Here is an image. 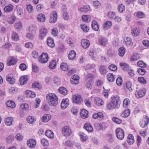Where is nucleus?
Returning a JSON list of instances; mask_svg holds the SVG:
<instances>
[{
  "label": "nucleus",
  "mask_w": 149,
  "mask_h": 149,
  "mask_svg": "<svg viewBox=\"0 0 149 149\" xmlns=\"http://www.w3.org/2000/svg\"><path fill=\"white\" fill-rule=\"evenodd\" d=\"M46 100L48 104L51 106H56L58 104V97L54 93H49L46 95Z\"/></svg>",
  "instance_id": "obj_1"
},
{
  "label": "nucleus",
  "mask_w": 149,
  "mask_h": 149,
  "mask_svg": "<svg viewBox=\"0 0 149 149\" xmlns=\"http://www.w3.org/2000/svg\"><path fill=\"white\" fill-rule=\"evenodd\" d=\"M62 133L64 136L68 137L71 135L72 131L70 127L65 126L62 128Z\"/></svg>",
  "instance_id": "obj_2"
},
{
  "label": "nucleus",
  "mask_w": 149,
  "mask_h": 149,
  "mask_svg": "<svg viewBox=\"0 0 149 149\" xmlns=\"http://www.w3.org/2000/svg\"><path fill=\"white\" fill-rule=\"evenodd\" d=\"M108 125L106 122H101L99 124H96L95 125V128L98 131L103 130L108 127Z\"/></svg>",
  "instance_id": "obj_3"
},
{
  "label": "nucleus",
  "mask_w": 149,
  "mask_h": 149,
  "mask_svg": "<svg viewBox=\"0 0 149 149\" xmlns=\"http://www.w3.org/2000/svg\"><path fill=\"white\" fill-rule=\"evenodd\" d=\"M116 134L117 138L120 140H122L124 138V132L120 128H118L116 130Z\"/></svg>",
  "instance_id": "obj_4"
},
{
  "label": "nucleus",
  "mask_w": 149,
  "mask_h": 149,
  "mask_svg": "<svg viewBox=\"0 0 149 149\" xmlns=\"http://www.w3.org/2000/svg\"><path fill=\"white\" fill-rule=\"evenodd\" d=\"M49 57L47 53H42V55L39 57V62L42 63H46L48 61Z\"/></svg>",
  "instance_id": "obj_5"
},
{
  "label": "nucleus",
  "mask_w": 149,
  "mask_h": 149,
  "mask_svg": "<svg viewBox=\"0 0 149 149\" xmlns=\"http://www.w3.org/2000/svg\"><path fill=\"white\" fill-rule=\"evenodd\" d=\"M149 118L146 116H143L142 120L140 122V126L142 128H145L148 124Z\"/></svg>",
  "instance_id": "obj_6"
},
{
  "label": "nucleus",
  "mask_w": 149,
  "mask_h": 149,
  "mask_svg": "<svg viewBox=\"0 0 149 149\" xmlns=\"http://www.w3.org/2000/svg\"><path fill=\"white\" fill-rule=\"evenodd\" d=\"M119 101L120 97L119 96L117 95H115L113 96L111 102L116 108H117L118 107V103Z\"/></svg>",
  "instance_id": "obj_7"
},
{
  "label": "nucleus",
  "mask_w": 149,
  "mask_h": 149,
  "mask_svg": "<svg viewBox=\"0 0 149 149\" xmlns=\"http://www.w3.org/2000/svg\"><path fill=\"white\" fill-rule=\"evenodd\" d=\"M57 15L55 11H53L50 14L49 22L50 23H54L57 21Z\"/></svg>",
  "instance_id": "obj_8"
},
{
  "label": "nucleus",
  "mask_w": 149,
  "mask_h": 149,
  "mask_svg": "<svg viewBox=\"0 0 149 149\" xmlns=\"http://www.w3.org/2000/svg\"><path fill=\"white\" fill-rule=\"evenodd\" d=\"M146 91L145 89L143 88L137 90L135 92V95L138 98L143 97L145 94Z\"/></svg>",
  "instance_id": "obj_9"
},
{
  "label": "nucleus",
  "mask_w": 149,
  "mask_h": 149,
  "mask_svg": "<svg viewBox=\"0 0 149 149\" xmlns=\"http://www.w3.org/2000/svg\"><path fill=\"white\" fill-rule=\"evenodd\" d=\"M81 100V96L80 95L75 94L73 95L72 101L73 103L79 104Z\"/></svg>",
  "instance_id": "obj_10"
},
{
  "label": "nucleus",
  "mask_w": 149,
  "mask_h": 149,
  "mask_svg": "<svg viewBox=\"0 0 149 149\" xmlns=\"http://www.w3.org/2000/svg\"><path fill=\"white\" fill-rule=\"evenodd\" d=\"M140 32V30L139 27H135L132 28L131 29V34L133 36H137Z\"/></svg>",
  "instance_id": "obj_11"
},
{
  "label": "nucleus",
  "mask_w": 149,
  "mask_h": 149,
  "mask_svg": "<svg viewBox=\"0 0 149 149\" xmlns=\"http://www.w3.org/2000/svg\"><path fill=\"white\" fill-rule=\"evenodd\" d=\"M28 146L31 148H34L36 144V142L34 139H30L27 142Z\"/></svg>",
  "instance_id": "obj_12"
},
{
  "label": "nucleus",
  "mask_w": 149,
  "mask_h": 149,
  "mask_svg": "<svg viewBox=\"0 0 149 149\" xmlns=\"http://www.w3.org/2000/svg\"><path fill=\"white\" fill-rule=\"evenodd\" d=\"M47 32V30L46 28H42L40 31L39 38L41 40H43L46 36Z\"/></svg>",
  "instance_id": "obj_13"
},
{
  "label": "nucleus",
  "mask_w": 149,
  "mask_h": 149,
  "mask_svg": "<svg viewBox=\"0 0 149 149\" xmlns=\"http://www.w3.org/2000/svg\"><path fill=\"white\" fill-rule=\"evenodd\" d=\"M108 40L104 37H101L98 39V43L101 46H104L108 43Z\"/></svg>",
  "instance_id": "obj_14"
},
{
  "label": "nucleus",
  "mask_w": 149,
  "mask_h": 149,
  "mask_svg": "<svg viewBox=\"0 0 149 149\" xmlns=\"http://www.w3.org/2000/svg\"><path fill=\"white\" fill-rule=\"evenodd\" d=\"M90 42L87 39H82L81 40V45L84 49H86L89 47Z\"/></svg>",
  "instance_id": "obj_15"
},
{
  "label": "nucleus",
  "mask_w": 149,
  "mask_h": 149,
  "mask_svg": "<svg viewBox=\"0 0 149 149\" xmlns=\"http://www.w3.org/2000/svg\"><path fill=\"white\" fill-rule=\"evenodd\" d=\"M69 104V100L68 99H63L61 103V107L62 109H65L68 107Z\"/></svg>",
  "instance_id": "obj_16"
},
{
  "label": "nucleus",
  "mask_w": 149,
  "mask_h": 149,
  "mask_svg": "<svg viewBox=\"0 0 149 149\" xmlns=\"http://www.w3.org/2000/svg\"><path fill=\"white\" fill-rule=\"evenodd\" d=\"M79 77L77 75H74L70 79V81L72 84H77L79 82Z\"/></svg>",
  "instance_id": "obj_17"
},
{
  "label": "nucleus",
  "mask_w": 149,
  "mask_h": 149,
  "mask_svg": "<svg viewBox=\"0 0 149 149\" xmlns=\"http://www.w3.org/2000/svg\"><path fill=\"white\" fill-rule=\"evenodd\" d=\"M17 60L15 58L13 57H10L9 58L8 60L7 64L9 66L15 65L17 63Z\"/></svg>",
  "instance_id": "obj_18"
},
{
  "label": "nucleus",
  "mask_w": 149,
  "mask_h": 149,
  "mask_svg": "<svg viewBox=\"0 0 149 149\" xmlns=\"http://www.w3.org/2000/svg\"><path fill=\"white\" fill-rule=\"evenodd\" d=\"M94 103L97 106H102L104 104V102L100 98L96 97L94 100Z\"/></svg>",
  "instance_id": "obj_19"
},
{
  "label": "nucleus",
  "mask_w": 149,
  "mask_h": 149,
  "mask_svg": "<svg viewBox=\"0 0 149 149\" xmlns=\"http://www.w3.org/2000/svg\"><path fill=\"white\" fill-rule=\"evenodd\" d=\"M107 77L109 82H112L114 81L116 78V76L113 74L110 73L107 75Z\"/></svg>",
  "instance_id": "obj_20"
},
{
  "label": "nucleus",
  "mask_w": 149,
  "mask_h": 149,
  "mask_svg": "<svg viewBox=\"0 0 149 149\" xmlns=\"http://www.w3.org/2000/svg\"><path fill=\"white\" fill-rule=\"evenodd\" d=\"M127 142L130 145H131L134 143V138L132 134H129L127 137Z\"/></svg>",
  "instance_id": "obj_21"
},
{
  "label": "nucleus",
  "mask_w": 149,
  "mask_h": 149,
  "mask_svg": "<svg viewBox=\"0 0 149 149\" xmlns=\"http://www.w3.org/2000/svg\"><path fill=\"white\" fill-rule=\"evenodd\" d=\"M28 80V77L25 75L22 77L20 79V83L21 85H24L26 84Z\"/></svg>",
  "instance_id": "obj_22"
},
{
  "label": "nucleus",
  "mask_w": 149,
  "mask_h": 149,
  "mask_svg": "<svg viewBox=\"0 0 149 149\" xmlns=\"http://www.w3.org/2000/svg\"><path fill=\"white\" fill-rule=\"evenodd\" d=\"M47 45L50 47H53L55 46L53 39L51 37L47 38Z\"/></svg>",
  "instance_id": "obj_23"
},
{
  "label": "nucleus",
  "mask_w": 149,
  "mask_h": 149,
  "mask_svg": "<svg viewBox=\"0 0 149 149\" xmlns=\"http://www.w3.org/2000/svg\"><path fill=\"white\" fill-rule=\"evenodd\" d=\"M112 24V22L110 21H106L103 25V27L104 29L107 30L110 28Z\"/></svg>",
  "instance_id": "obj_24"
},
{
  "label": "nucleus",
  "mask_w": 149,
  "mask_h": 149,
  "mask_svg": "<svg viewBox=\"0 0 149 149\" xmlns=\"http://www.w3.org/2000/svg\"><path fill=\"white\" fill-rule=\"evenodd\" d=\"M88 112L87 110L85 109H83L80 112L81 116L83 119H85L88 117Z\"/></svg>",
  "instance_id": "obj_25"
},
{
  "label": "nucleus",
  "mask_w": 149,
  "mask_h": 149,
  "mask_svg": "<svg viewBox=\"0 0 149 149\" xmlns=\"http://www.w3.org/2000/svg\"><path fill=\"white\" fill-rule=\"evenodd\" d=\"M6 79L10 84H13L15 82V80L10 75L8 74L6 76Z\"/></svg>",
  "instance_id": "obj_26"
},
{
  "label": "nucleus",
  "mask_w": 149,
  "mask_h": 149,
  "mask_svg": "<svg viewBox=\"0 0 149 149\" xmlns=\"http://www.w3.org/2000/svg\"><path fill=\"white\" fill-rule=\"evenodd\" d=\"M84 128L86 130L89 132H92L93 131V127L88 123H86L85 124L84 126Z\"/></svg>",
  "instance_id": "obj_27"
},
{
  "label": "nucleus",
  "mask_w": 149,
  "mask_h": 149,
  "mask_svg": "<svg viewBox=\"0 0 149 149\" xmlns=\"http://www.w3.org/2000/svg\"><path fill=\"white\" fill-rule=\"evenodd\" d=\"M7 106L11 108H14L16 106L15 103L13 100H8L6 102Z\"/></svg>",
  "instance_id": "obj_28"
},
{
  "label": "nucleus",
  "mask_w": 149,
  "mask_h": 149,
  "mask_svg": "<svg viewBox=\"0 0 149 149\" xmlns=\"http://www.w3.org/2000/svg\"><path fill=\"white\" fill-rule=\"evenodd\" d=\"M51 118V116L49 114H44L42 117V121L44 122L49 121Z\"/></svg>",
  "instance_id": "obj_29"
},
{
  "label": "nucleus",
  "mask_w": 149,
  "mask_h": 149,
  "mask_svg": "<svg viewBox=\"0 0 149 149\" xmlns=\"http://www.w3.org/2000/svg\"><path fill=\"white\" fill-rule=\"evenodd\" d=\"M59 93L63 95H66L68 93L67 89L63 87H60L58 89Z\"/></svg>",
  "instance_id": "obj_30"
},
{
  "label": "nucleus",
  "mask_w": 149,
  "mask_h": 149,
  "mask_svg": "<svg viewBox=\"0 0 149 149\" xmlns=\"http://www.w3.org/2000/svg\"><path fill=\"white\" fill-rule=\"evenodd\" d=\"M125 43L127 46H132L133 42H132V40L130 38L127 37H125L124 39Z\"/></svg>",
  "instance_id": "obj_31"
},
{
  "label": "nucleus",
  "mask_w": 149,
  "mask_h": 149,
  "mask_svg": "<svg viewBox=\"0 0 149 149\" xmlns=\"http://www.w3.org/2000/svg\"><path fill=\"white\" fill-rule=\"evenodd\" d=\"M13 120V119L12 117H8L5 119V124L7 125L10 126L12 124Z\"/></svg>",
  "instance_id": "obj_32"
},
{
  "label": "nucleus",
  "mask_w": 149,
  "mask_h": 149,
  "mask_svg": "<svg viewBox=\"0 0 149 149\" xmlns=\"http://www.w3.org/2000/svg\"><path fill=\"white\" fill-rule=\"evenodd\" d=\"M25 93L26 94V96L28 97L34 98L36 96V94L34 92L29 90L26 91Z\"/></svg>",
  "instance_id": "obj_33"
},
{
  "label": "nucleus",
  "mask_w": 149,
  "mask_h": 149,
  "mask_svg": "<svg viewBox=\"0 0 149 149\" xmlns=\"http://www.w3.org/2000/svg\"><path fill=\"white\" fill-rule=\"evenodd\" d=\"M92 27L94 30L96 31H98L99 29V26L96 21L94 20L93 21L92 24Z\"/></svg>",
  "instance_id": "obj_34"
},
{
  "label": "nucleus",
  "mask_w": 149,
  "mask_h": 149,
  "mask_svg": "<svg viewBox=\"0 0 149 149\" xmlns=\"http://www.w3.org/2000/svg\"><path fill=\"white\" fill-rule=\"evenodd\" d=\"M37 19L39 22H44L45 20V16L43 14H40L38 16Z\"/></svg>",
  "instance_id": "obj_35"
},
{
  "label": "nucleus",
  "mask_w": 149,
  "mask_h": 149,
  "mask_svg": "<svg viewBox=\"0 0 149 149\" xmlns=\"http://www.w3.org/2000/svg\"><path fill=\"white\" fill-rule=\"evenodd\" d=\"M76 54L75 51L74 50H72L70 51L68 57L70 59L72 60L74 59L76 57Z\"/></svg>",
  "instance_id": "obj_36"
},
{
  "label": "nucleus",
  "mask_w": 149,
  "mask_h": 149,
  "mask_svg": "<svg viewBox=\"0 0 149 149\" xmlns=\"http://www.w3.org/2000/svg\"><path fill=\"white\" fill-rule=\"evenodd\" d=\"M15 139L14 136L13 135H10L7 137L6 140V142L10 143L13 141Z\"/></svg>",
  "instance_id": "obj_37"
},
{
  "label": "nucleus",
  "mask_w": 149,
  "mask_h": 149,
  "mask_svg": "<svg viewBox=\"0 0 149 149\" xmlns=\"http://www.w3.org/2000/svg\"><path fill=\"white\" fill-rule=\"evenodd\" d=\"M130 113L129 109L125 110L121 114V116L123 118H126L129 116Z\"/></svg>",
  "instance_id": "obj_38"
},
{
  "label": "nucleus",
  "mask_w": 149,
  "mask_h": 149,
  "mask_svg": "<svg viewBox=\"0 0 149 149\" xmlns=\"http://www.w3.org/2000/svg\"><path fill=\"white\" fill-rule=\"evenodd\" d=\"M120 65L121 68L125 71L128 70L129 69V65L126 63H120Z\"/></svg>",
  "instance_id": "obj_39"
},
{
  "label": "nucleus",
  "mask_w": 149,
  "mask_h": 149,
  "mask_svg": "<svg viewBox=\"0 0 149 149\" xmlns=\"http://www.w3.org/2000/svg\"><path fill=\"white\" fill-rule=\"evenodd\" d=\"M95 65L94 64H88L86 65V69L91 70H92L93 72H95Z\"/></svg>",
  "instance_id": "obj_40"
},
{
  "label": "nucleus",
  "mask_w": 149,
  "mask_h": 149,
  "mask_svg": "<svg viewBox=\"0 0 149 149\" xmlns=\"http://www.w3.org/2000/svg\"><path fill=\"white\" fill-rule=\"evenodd\" d=\"M46 135L50 138H53L54 137L53 132L50 130H47L45 132Z\"/></svg>",
  "instance_id": "obj_41"
},
{
  "label": "nucleus",
  "mask_w": 149,
  "mask_h": 149,
  "mask_svg": "<svg viewBox=\"0 0 149 149\" xmlns=\"http://www.w3.org/2000/svg\"><path fill=\"white\" fill-rule=\"evenodd\" d=\"M135 15L139 18H143L145 17L144 13L141 11L136 12L134 13Z\"/></svg>",
  "instance_id": "obj_42"
},
{
  "label": "nucleus",
  "mask_w": 149,
  "mask_h": 149,
  "mask_svg": "<svg viewBox=\"0 0 149 149\" xmlns=\"http://www.w3.org/2000/svg\"><path fill=\"white\" fill-rule=\"evenodd\" d=\"M99 71L101 74L103 75L105 74L107 72L106 67L103 65H102L100 67Z\"/></svg>",
  "instance_id": "obj_43"
},
{
  "label": "nucleus",
  "mask_w": 149,
  "mask_h": 149,
  "mask_svg": "<svg viewBox=\"0 0 149 149\" xmlns=\"http://www.w3.org/2000/svg\"><path fill=\"white\" fill-rule=\"evenodd\" d=\"M107 139L109 142L112 143L114 140V138L112 134L109 133H107L105 135Z\"/></svg>",
  "instance_id": "obj_44"
},
{
  "label": "nucleus",
  "mask_w": 149,
  "mask_h": 149,
  "mask_svg": "<svg viewBox=\"0 0 149 149\" xmlns=\"http://www.w3.org/2000/svg\"><path fill=\"white\" fill-rule=\"evenodd\" d=\"M56 62L55 60H52L51 61L49 65L50 69H54L56 67Z\"/></svg>",
  "instance_id": "obj_45"
},
{
  "label": "nucleus",
  "mask_w": 149,
  "mask_h": 149,
  "mask_svg": "<svg viewBox=\"0 0 149 149\" xmlns=\"http://www.w3.org/2000/svg\"><path fill=\"white\" fill-rule=\"evenodd\" d=\"M93 83H94L92 79H89L87 80L86 86L88 89H91L92 88Z\"/></svg>",
  "instance_id": "obj_46"
},
{
  "label": "nucleus",
  "mask_w": 149,
  "mask_h": 149,
  "mask_svg": "<svg viewBox=\"0 0 149 149\" xmlns=\"http://www.w3.org/2000/svg\"><path fill=\"white\" fill-rule=\"evenodd\" d=\"M13 8V6L12 4H9L4 8V10L6 12H10L12 10Z\"/></svg>",
  "instance_id": "obj_47"
},
{
  "label": "nucleus",
  "mask_w": 149,
  "mask_h": 149,
  "mask_svg": "<svg viewBox=\"0 0 149 149\" xmlns=\"http://www.w3.org/2000/svg\"><path fill=\"white\" fill-rule=\"evenodd\" d=\"M60 68L63 70L67 71L68 70V66L66 63H62L60 65Z\"/></svg>",
  "instance_id": "obj_48"
},
{
  "label": "nucleus",
  "mask_w": 149,
  "mask_h": 149,
  "mask_svg": "<svg viewBox=\"0 0 149 149\" xmlns=\"http://www.w3.org/2000/svg\"><path fill=\"white\" fill-rule=\"evenodd\" d=\"M125 86L126 88L130 91H132V83L130 81H127L125 84Z\"/></svg>",
  "instance_id": "obj_49"
},
{
  "label": "nucleus",
  "mask_w": 149,
  "mask_h": 149,
  "mask_svg": "<svg viewBox=\"0 0 149 149\" xmlns=\"http://www.w3.org/2000/svg\"><path fill=\"white\" fill-rule=\"evenodd\" d=\"M53 81L55 85L58 86L61 84V79L58 77H55Z\"/></svg>",
  "instance_id": "obj_50"
},
{
  "label": "nucleus",
  "mask_w": 149,
  "mask_h": 149,
  "mask_svg": "<svg viewBox=\"0 0 149 149\" xmlns=\"http://www.w3.org/2000/svg\"><path fill=\"white\" fill-rule=\"evenodd\" d=\"M90 10V6L88 5H86L84 7L80 8L79 10L80 11L83 12H86Z\"/></svg>",
  "instance_id": "obj_51"
},
{
  "label": "nucleus",
  "mask_w": 149,
  "mask_h": 149,
  "mask_svg": "<svg viewBox=\"0 0 149 149\" xmlns=\"http://www.w3.org/2000/svg\"><path fill=\"white\" fill-rule=\"evenodd\" d=\"M27 120L28 122L30 124H33L36 119L33 116H29L27 119Z\"/></svg>",
  "instance_id": "obj_52"
},
{
  "label": "nucleus",
  "mask_w": 149,
  "mask_h": 149,
  "mask_svg": "<svg viewBox=\"0 0 149 149\" xmlns=\"http://www.w3.org/2000/svg\"><path fill=\"white\" fill-rule=\"evenodd\" d=\"M26 7L27 10L29 13H31L33 11V7L31 4L29 3L26 4Z\"/></svg>",
  "instance_id": "obj_53"
},
{
  "label": "nucleus",
  "mask_w": 149,
  "mask_h": 149,
  "mask_svg": "<svg viewBox=\"0 0 149 149\" xmlns=\"http://www.w3.org/2000/svg\"><path fill=\"white\" fill-rule=\"evenodd\" d=\"M20 107L22 110H24L26 111H27L29 109V106L26 103L22 104L20 106Z\"/></svg>",
  "instance_id": "obj_54"
},
{
  "label": "nucleus",
  "mask_w": 149,
  "mask_h": 149,
  "mask_svg": "<svg viewBox=\"0 0 149 149\" xmlns=\"http://www.w3.org/2000/svg\"><path fill=\"white\" fill-rule=\"evenodd\" d=\"M81 28L83 31L85 32H87L89 31V27L86 24H81Z\"/></svg>",
  "instance_id": "obj_55"
},
{
  "label": "nucleus",
  "mask_w": 149,
  "mask_h": 149,
  "mask_svg": "<svg viewBox=\"0 0 149 149\" xmlns=\"http://www.w3.org/2000/svg\"><path fill=\"white\" fill-rule=\"evenodd\" d=\"M11 36L12 40L14 41H17L19 40V36L15 32H13L12 33Z\"/></svg>",
  "instance_id": "obj_56"
},
{
  "label": "nucleus",
  "mask_w": 149,
  "mask_h": 149,
  "mask_svg": "<svg viewBox=\"0 0 149 149\" xmlns=\"http://www.w3.org/2000/svg\"><path fill=\"white\" fill-rule=\"evenodd\" d=\"M83 21L85 22H88L91 19V18L90 16L86 15H83L82 17Z\"/></svg>",
  "instance_id": "obj_57"
},
{
  "label": "nucleus",
  "mask_w": 149,
  "mask_h": 149,
  "mask_svg": "<svg viewBox=\"0 0 149 149\" xmlns=\"http://www.w3.org/2000/svg\"><path fill=\"white\" fill-rule=\"evenodd\" d=\"M118 54L120 56H124L125 52V49L123 47H121L118 49Z\"/></svg>",
  "instance_id": "obj_58"
},
{
  "label": "nucleus",
  "mask_w": 149,
  "mask_h": 149,
  "mask_svg": "<svg viewBox=\"0 0 149 149\" xmlns=\"http://www.w3.org/2000/svg\"><path fill=\"white\" fill-rule=\"evenodd\" d=\"M22 27V23L20 22H16L15 24V28L17 30H19Z\"/></svg>",
  "instance_id": "obj_59"
},
{
  "label": "nucleus",
  "mask_w": 149,
  "mask_h": 149,
  "mask_svg": "<svg viewBox=\"0 0 149 149\" xmlns=\"http://www.w3.org/2000/svg\"><path fill=\"white\" fill-rule=\"evenodd\" d=\"M116 52L115 51L109 49L107 51V54L109 57H112L116 54Z\"/></svg>",
  "instance_id": "obj_60"
},
{
  "label": "nucleus",
  "mask_w": 149,
  "mask_h": 149,
  "mask_svg": "<svg viewBox=\"0 0 149 149\" xmlns=\"http://www.w3.org/2000/svg\"><path fill=\"white\" fill-rule=\"evenodd\" d=\"M137 64L138 66L142 68H145L146 67V64L142 61H139Z\"/></svg>",
  "instance_id": "obj_61"
},
{
  "label": "nucleus",
  "mask_w": 149,
  "mask_h": 149,
  "mask_svg": "<svg viewBox=\"0 0 149 149\" xmlns=\"http://www.w3.org/2000/svg\"><path fill=\"white\" fill-rule=\"evenodd\" d=\"M32 87L33 88H37L40 89L41 88V86L39 83L35 82L32 84Z\"/></svg>",
  "instance_id": "obj_62"
},
{
  "label": "nucleus",
  "mask_w": 149,
  "mask_h": 149,
  "mask_svg": "<svg viewBox=\"0 0 149 149\" xmlns=\"http://www.w3.org/2000/svg\"><path fill=\"white\" fill-rule=\"evenodd\" d=\"M116 83L118 86H120L122 85L123 80L121 77H119L116 79Z\"/></svg>",
  "instance_id": "obj_63"
},
{
  "label": "nucleus",
  "mask_w": 149,
  "mask_h": 149,
  "mask_svg": "<svg viewBox=\"0 0 149 149\" xmlns=\"http://www.w3.org/2000/svg\"><path fill=\"white\" fill-rule=\"evenodd\" d=\"M130 101L128 98L125 99L123 101V105L124 107H126L128 106L129 104L130 103Z\"/></svg>",
  "instance_id": "obj_64"
}]
</instances>
